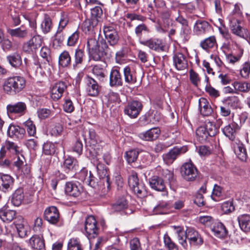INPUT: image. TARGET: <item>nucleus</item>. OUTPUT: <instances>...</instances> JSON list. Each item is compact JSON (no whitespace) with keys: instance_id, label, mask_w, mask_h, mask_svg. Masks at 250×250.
Returning <instances> with one entry per match:
<instances>
[{"instance_id":"1","label":"nucleus","mask_w":250,"mask_h":250,"mask_svg":"<svg viewBox=\"0 0 250 250\" xmlns=\"http://www.w3.org/2000/svg\"><path fill=\"white\" fill-rule=\"evenodd\" d=\"M87 47L90 56L95 61H99L104 56L109 57L111 55V51L103 40L99 42L94 38L89 39Z\"/></svg>"},{"instance_id":"2","label":"nucleus","mask_w":250,"mask_h":250,"mask_svg":"<svg viewBox=\"0 0 250 250\" xmlns=\"http://www.w3.org/2000/svg\"><path fill=\"white\" fill-rule=\"evenodd\" d=\"M26 82L23 77L14 76L5 80L3 88L4 91L10 94H15L21 91L25 86Z\"/></svg>"},{"instance_id":"3","label":"nucleus","mask_w":250,"mask_h":250,"mask_svg":"<svg viewBox=\"0 0 250 250\" xmlns=\"http://www.w3.org/2000/svg\"><path fill=\"white\" fill-rule=\"evenodd\" d=\"M158 23L159 26L157 30L159 33H165L168 31V29L171 23L170 17V11L167 8H164L157 10Z\"/></svg>"},{"instance_id":"4","label":"nucleus","mask_w":250,"mask_h":250,"mask_svg":"<svg viewBox=\"0 0 250 250\" xmlns=\"http://www.w3.org/2000/svg\"><path fill=\"white\" fill-rule=\"evenodd\" d=\"M228 20L229 21L230 30L233 34L242 38L250 37L249 30L241 25L242 20L233 19V18Z\"/></svg>"},{"instance_id":"5","label":"nucleus","mask_w":250,"mask_h":250,"mask_svg":"<svg viewBox=\"0 0 250 250\" xmlns=\"http://www.w3.org/2000/svg\"><path fill=\"white\" fill-rule=\"evenodd\" d=\"M42 42L41 36H34L23 44L22 51L27 54H33L41 47Z\"/></svg>"},{"instance_id":"6","label":"nucleus","mask_w":250,"mask_h":250,"mask_svg":"<svg viewBox=\"0 0 250 250\" xmlns=\"http://www.w3.org/2000/svg\"><path fill=\"white\" fill-rule=\"evenodd\" d=\"M187 151L188 148L186 146H183L182 147H174L168 152L163 155V159L167 165H171L177 158L178 156L182 154L185 153Z\"/></svg>"},{"instance_id":"7","label":"nucleus","mask_w":250,"mask_h":250,"mask_svg":"<svg viewBox=\"0 0 250 250\" xmlns=\"http://www.w3.org/2000/svg\"><path fill=\"white\" fill-rule=\"evenodd\" d=\"M181 173L185 180L193 181L198 176V170L191 163H186L181 167Z\"/></svg>"},{"instance_id":"8","label":"nucleus","mask_w":250,"mask_h":250,"mask_svg":"<svg viewBox=\"0 0 250 250\" xmlns=\"http://www.w3.org/2000/svg\"><path fill=\"white\" fill-rule=\"evenodd\" d=\"M92 160L94 164L96 165L97 170L100 179L102 180L104 185L106 186L107 189H109L110 187L109 177L106 168L103 165L99 162L97 155L95 156V158L93 157Z\"/></svg>"},{"instance_id":"9","label":"nucleus","mask_w":250,"mask_h":250,"mask_svg":"<svg viewBox=\"0 0 250 250\" xmlns=\"http://www.w3.org/2000/svg\"><path fill=\"white\" fill-rule=\"evenodd\" d=\"M140 44L157 51H164L166 48L165 42L162 40L157 38H150L146 41L140 40Z\"/></svg>"},{"instance_id":"10","label":"nucleus","mask_w":250,"mask_h":250,"mask_svg":"<svg viewBox=\"0 0 250 250\" xmlns=\"http://www.w3.org/2000/svg\"><path fill=\"white\" fill-rule=\"evenodd\" d=\"M104 33L106 39L111 45L117 43L119 37L118 32L113 25L104 26Z\"/></svg>"},{"instance_id":"11","label":"nucleus","mask_w":250,"mask_h":250,"mask_svg":"<svg viewBox=\"0 0 250 250\" xmlns=\"http://www.w3.org/2000/svg\"><path fill=\"white\" fill-rule=\"evenodd\" d=\"M142 109L141 102L133 101L128 104L125 108V113L131 118H136Z\"/></svg>"},{"instance_id":"12","label":"nucleus","mask_w":250,"mask_h":250,"mask_svg":"<svg viewBox=\"0 0 250 250\" xmlns=\"http://www.w3.org/2000/svg\"><path fill=\"white\" fill-rule=\"evenodd\" d=\"M149 184L150 188L157 191L163 192L164 196H167L168 193L166 191V186L164 180L158 176H153L149 179Z\"/></svg>"},{"instance_id":"13","label":"nucleus","mask_w":250,"mask_h":250,"mask_svg":"<svg viewBox=\"0 0 250 250\" xmlns=\"http://www.w3.org/2000/svg\"><path fill=\"white\" fill-rule=\"evenodd\" d=\"M85 230L88 235L94 237L98 231V228L97 226V222L93 216H88L85 221Z\"/></svg>"},{"instance_id":"14","label":"nucleus","mask_w":250,"mask_h":250,"mask_svg":"<svg viewBox=\"0 0 250 250\" xmlns=\"http://www.w3.org/2000/svg\"><path fill=\"white\" fill-rule=\"evenodd\" d=\"M59 210L56 207L51 206L47 208L44 212L45 219L52 224H55L59 220Z\"/></svg>"},{"instance_id":"15","label":"nucleus","mask_w":250,"mask_h":250,"mask_svg":"<svg viewBox=\"0 0 250 250\" xmlns=\"http://www.w3.org/2000/svg\"><path fill=\"white\" fill-rule=\"evenodd\" d=\"M66 89V85L65 83L59 82L55 83L51 89V98L54 101L58 100L62 97V94Z\"/></svg>"},{"instance_id":"16","label":"nucleus","mask_w":250,"mask_h":250,"mask_svg":"<svg viewBox=\"0 0 250 250\" xmlns=\"http://www.w3.org/2000/svg\"><path fill=\"white\" fill-rule=\"evenodd\" d=\"M173 64L177 70H185L188 66L186 57L180 52H177L173 56Z\"/></svg>"},{"instance_id":"17","label":"nucleus","mask_w":250,"mask_h":250,"mask_svg":"<svg viewBox=\"0 0 250 250\" xmlns=\"http://www.w3.org/2000/svg\"><path fill=\"white\" fill-rule=\"evenodd\" d=\"M86 83V91L91 96H97L100 91V86L97 82L92 78L87 77L85 79Z\"/></svg>"},{"instance_id":"18","label":"nucleus","mask_w":250,"mask_h":250,"mask_svg":"<svg viewBox=\"0 0 250 250\" xmlns=\"http://www.w3.org/2000/svg\"><path fill=\"white\" fill-rule=\"evenodd\" d=\"M83 188L80 184L72 182H68L65 185V192L69 196L77 197L80 196Z\"/></svg>"},{"instance_id":"19","label":"nucleus","mask_w":250,"mask_h":250,"mask_svg":"<svg viewBox=\"0 0 250 250\" xmlns=\"http://www.w3.org/2000/svg\"><path fill=\"white\" fill-rule=\"evenodd\" d=\"M109 85L111 87H118L123 85L122 75L116 68H113L110 72Z\"/></svg>"},{"instance_id":"20","label":"nucleus","mask_w":250,"mask_h":250,"mask_svg":"<svg viewBox=\"0 0 250 250\" xmlns=\"http://www.w3.org/2000/svg\"><path fill=\"white\" fill-rule=\"evenodd\" d=\"M14 184L13 178L8 174H3L0 176V190L7 192L12 189Z\"/></svg>"},{"instance_id":"21","label":"nucleus","mask_w":250,"mask_h":250,"mask_svg":"<svg viewBox=\"0 0 250 250\" xmlns=\"http://www.w3.org/2000/svg\"><path fill=\"white\" fill-rule=\"evenodd\" d=\"M8 113L19 114L20 116L25 114L26 110V105L23 102H18L14 104H9L7 106Z\"/></svg>"},{"instance_id":"22","label":"nucleus","mask_w":250,"mask_h":250,"mask_svg":"<svg viewBox=\"0 0 250 250\" xmlns=\"http://www.w3.org/2000/svg\"><path fill=\"white\" fill-rule=\"evenodd\" d=\"M124 79L125 83L129 84H135L137 83L136 72L129 66H126L124 68Z\"/></svg>"},{"instance_id":"23","label":"nucleus","mask_w":250,"mask_h":250,"mask_svg":"<svg viewBox=\"0 0 250 250\" xmlns=\"http://www.w3.org/2000/svg\"><path fill=\"white\" fill-rule=\"evenodd\" d=\"M234 152L241 161H245L247 158L246 149L244 145L239 140H235L232 143Z\"/></svg>"},{"instance_id":"24","label":"nucleus","mask_w":250,"mask_h":250,"mask_svg":"<svg viewBox=\"0 0 250 250\" xmlns=\"http://www.w3.org/2000/svg\"><path fill=\"white\" fill-rule=\"evenodd\" d=\"M210 229L214 235L218 238H225L228 233L225 227L222 223L216 221Z\"/></svg>"},{"instance_id":"25","label":"nucleus","mask_w":250,"mask_h":250,"mask_svg":"<svg viewBox=\"0 0 250 250\" xmlns=\"http://www.w3.org/2000/svg\"><path fill=\"white\" fill-rule=\"evenodd\" d=\"M240 128V126L235 123H232L226 125L223 129V132L225 135L232 141H235L236 133Z\"/></svg>"},{"instance_id":"26","label":"nucleus","mask_w":250,"mask_h":250,"mask_svg":"<svg viewBox=\"0 0 250 250\" xmlns=\"http://www.w3.org/2000/svg\"><path fill=\"white\" fill-rule=\"evenodd\" d=\"M29 244L34 250H42L45 248L44 241L42 236L33 235L29 240Z\"/></svg>"},{"instance_id":"27","label":"nucleus","mask_w":250,"mask_h":250,"mask_svg":"<svg viewBox=\"0 0 250 250\" xmlns=\"http://www.w3.org/2000/svg\"><path fill=\"white\" fill-rule=\"evenodd\" d=\"M160 134V130L158 128H152L145 133L139 134V137L145 141H152L156 139Z\"/></svg>"},{"instance_id":"28","label":"nucleus","mask_w":250,"mask_h":250,"mask_svg":"<svg viewBox=\"0 0 250 250\" xmlns=\"http://www.w3.org/2000/svg\"><path fill=\"white\" fill-rule=\"evenodd\" d=\"M202 48L206 51L215 48L217 46L216 38L214 36H211L202 40L200 43Z\"/></svg>"},{"instance_id":"29","label":"nucleus","mask_w":250,"mask_h":250,"mask_svg":"<svg viewBox=\"0 0 250 250\" xmlns=\"http://www.w3.org/2000/svg\"><path fill=\"white\" fill-rule=\"evenodd\" d=\"M78 178L91 186H94V176L90 171L88 173V170L85 168H83L80 171L78 174Z\"/></svg>"},{"instance_id":"30","label":"nucleus","mask_w":250,"mask_h":250,"mask_svg":"<svg viewBox=\"0 0 250 250\" xmlns=\"http://www.w3.org/2000/svg\"><path fill=\"white\" fill-rule=\"evenodd\" d=\"M7 32L11 36L20 39L26 38L28 35V30L23 27L15 29L8 28Z\"/></svg>"},{"instance_id":"31","label":"nucleus","mask_w":250,"mask_h":250,"mask_svg":"<svg viewBox=\"0 0 250 250\" xmlns=\"http://www.w3.org/2000/svg\"><path fill=\"white\" fill-rule=\"evenodd\" d=\"M209 28L210 25L207 21L199 20L195 23L193 31L197 35H199L205 33Z\"/></svg>"},{"instance_id":"32","label":"nucleus","mask_w":250,"mask_h":250,"mask_svg":"<svg viewBox=\"0 0 250 250\" xmlns=\"http://www.w3.org/2000/svg\"><path fill=\"white\" fill-rule=\"evenodd\" d=\"M187 238L192 245H201L203 243V240L198 232L192 229L187 230Z\"/></svg>"},{"instance_id":"33","label":"nucleus","mask_w":250,"mask_h":250,"mask_svg":"<svg viewBox=\"0 0 250 250\" xmlns=\"http://www.w3.org/2000/svg\"><path fill=\"white\" fill-rule=\"evenodd\" d=\"M240 229L244 232L250 231V215L249 214H242L237 218Z\"/></svg>"},{"instance_id":"34","label":"nucleus","mask_w":250,"mask_h":250,"mask_svg":"<svg viewBox=\"0 0 250 250\" xmlns=\"http://www.w3.org/2000/svg\"><path fill=\"white\" fill-rule=\"evenodd\" d=\"M199 104L200 112L203 116H208L211 114L212 109L206 99L200 98L199 100Z\"/></svg>"},{"instance_id":"35","label":"nucleus","mask_w":250,"mask_h":250,"mask_svg":"<svg viewBox=\"0 0 250 250\" xmlns=\"http://www.w3.org/2000/svg\"><path fill=\"white\" fill-rule=\"evenodd\" d=\"M24 198V195L23 189L21 188H19L16 190L13 193L11 199L12 203L15 206L18 207L20 206Z\"/></svg>"},{"instance_id":"36","label":"nucleus","mask_w":250,"mask_h":250,"mask_svg":"<svg viewBox=\"0 0 250 250\" xmlns=\"http://www.w3.org/2000/svg\"><path fill=\"white\" fill-rule=\"evenodd\" d=\"M99 22V21L95 19H88L85 20L83 23L82 29L85 33L93 32L94 28Z\"/></svg>"},{"instance_id":"37","label":"nucleus","mask_w":250,"mask_h":250,"mask_svg":"<svg viewBox=\"0 0 250 250\" xmlns=\"http://www.w3.org/2000/svg\"><path fill=\"white\" fill-rule=\"evenodd\" d=\"M25 132V130L18 125H10L7 130V134L11 137H21Z\"/></svg>"},{"instance_id":"38","label":"nucleus","mask_w":250,"mask_h":250,"mask_svg":"<svg viewBox=\"0 0 250 250\" xmlns=\"http://www.w3.org/2000/svg\"><path fill=\"white\" fill-rule=\"evenodd\" d=\"M63 167L65 171L68 172L70 171L76 170L78 167V163L77 160L68 157L65 159Z\"/></svg>"},{"instance_id":"39","label":"nucleus","mask_w":250,"mask_h":250,"mask_svg":"<svg viewBox=\"0 0 250 250\" xmlns=\"http://www.w3.org/2000/svg\"><path fill=\"white\" fill-rule=\"evenodd\" d=\"M127 207L126 200L124 197L117 199L111 206V210L113 212L121 211Z\"/></svg>"},{"instance_id":"40","label":"nucleus","mask_w":250,"mask_h":250,"mask_svg":"<svg viewBox=\"0 0 250 250\" xmlns=\"http://www.w3.org/2000/svg\"><path fill=\"white\" fill-rule=\"evenodd\" d=\"M223 103L225 105L233 109H237L241 106L240 101L239 98L235 96L227 98L223 101Z\"/></svg>"},{"instance_id":"41","label":"nucleus","mask_w":250,"mask_h":250,"mask_svg":"<svg viewBox=\"0 0 250 250\" xmlns=\"http://www.w3.org/2000/svg\"><path fill=\"white\" fill-rule=\"evenodd\" d=\"M71 57L69 52L67 51H63L59 58V65L62 67H67L71 63Z\"/></svg>"},{"instance_id":"42","label":"nucleus","mask_w":250,"mask_h":250,"mask_svg":"<svg viewBox=\"0 0 250 250\" xmlns=\"http://www.w3.org/2000/svg\"><path fill=\"white\" fill-rule=\"evenodd\" d=\"M16 212L12 210H7L0 212V219L5 223H10L16 217Z\"/></svg>"},{"instance_id":"43","label":"nucleus","mask_w":250,"mask_h":250,"mask_svg":"<svg viewBox=\"0 0 250 250\" xmlns=\"http://www.w3.org/2000/svg\"><path fill=\"white\" fill-rule=\"evenodd\" d=\"M233 87L238 92H247L250 90V83L246 82H240L235 81L232 83Z\"/></svg>"},{"instance_id":"44","label":"nucleus","mask_w":250,"mask_h":250,"mask_svg":"<svg viewBox=\"0 0 250 250\" xmlns=\"http://www.w3.org/2000/svg\"><path fill=\"white\" fill-rule=\"evenodd\" d=\"M9 63L14 67H19L22 63L21 56L18 53H14L7 57Z\"/></svg>"},{"instance_id":"45","label":"nucleus","mask_w":250,"mask_h":250,"mask_svg":"<svg viewBox=\"0 0 250 250\" xmlns=\"http://www.w3.org/2000/svg\"><path fill=\"white\" fill-rule=\"evenodd\" d=\"M52 20L49 17L45 16L41 24V28L44 34L49 33L52 28Z\"/></svg>"},{"instance_id":"46","label":"nucleus","mask_w":250,"mask_h":250,"mask_svg":"<svg viewBox=\"0 0 250 250\" xmlns=\"http://www.w3.org/2000/svg\"><path fill=\"white\" fill-rule=\"evenodd\" d=\"M242 5L240 4L236 3L231 13L228 16L227 19H230L233 18L236 19H241L243 18V13L241 10Z\"/></svg>"},{"instance_id":"47","label":"nucleus","mask_w":250,"mask_h":250,"mask_svg":"<svg viewBox=\"0 0 250 250\" xmlns=\"http://www.w3.org/2000/svg\"><path fill=\"white\" fill-rule=\"evenodd\" d=\"M67 250H83L79 239L77 238L70 239L67 244Z\"/></svg>"},{"instance_id":"48","label":"nucleus","mask_w":250,"mask_h":250,"mask_svg":"<svg viewBox=\"0 0 250 250\" xmlns=\"http://www.w3.org/2000/svg\"><path fill=\"white\" fill-rule=\"evenodd\" d=\"M149 30L147 26L144 24H140L135 28V33L137 37L138 38L139 42L140 43V40L145 41L142 38V34L143 33H148Z\"/></svg>"},{"instance_id":"49","label":"nucleus","mask_w":250,"mask_h":250,"mask_svg":"<svg viewBox=\"0 0 250 250\" xmlns=\"http://www.w3.org/2000/svg\"><path fill=\"white\" fill-rule=\"evenodd\" d=\"M196 134L198 140L201 142L206 141L209 136L208 133L204 126H199L196 131Z\"/></svg>"},{"instance_id":"50","label":"nucleus","mask_w":250,"mask_h":250,"mask_svg":"<svg viewBox=\"0 0 250 250\" xmlns=\"http://www.w3.org/2000/svg\"><path fill=\"white\" fill-rule=\"evenodd\" d=\"M89 144L92 147L96 146L101 142V140L93 129H90L89 130Z\"/></svg>"},{"instance_id":"51","label":"nucleus","mask_w":250,"mask_h":250,"mask_svg":"<svg viewBox=\"0 0 250 250\" xmlns=\"http://www.w3.org/2000/svg\"><path fill=\"white\" fill-rule=\"evenodd\" d=\"M206 128L210 137L214 136L218 132V127L210 121H206L204 126Z\"/></svg>"},{"instance_id":"52","label":"nucleus","mask_w":250,"mask_h":250,"mask_svg":"<svg viewBox=\"0 0 250 250\" xmlns=\"http://www.w3.org/2000/svg\"><path fill=\"white\" fill-rule=\"evenodd\" d=\"M104 72V69L101 66L98 65L94 66L92 69L93 74L101 81H103L105 77Z\"/></svg>"},{"instance_id":"53","label":"nucleus","mask_w":250,"mask_h":250,"mask_svg":"<svg viewBox=\"0 0 250 250\" xmlns=\"http://www.w3.org/2000/svg\"><path fill=\"white\" fill-rule=\"evenodd\" d=\"M43 152L47 155H51L56 151L55 145L51 142H46L43 146Z\"/></svg>"},{"instance_id":"54","label":"nucleus","mask_w":250,"mask_h":250,"mask_svg":"<svg viewBox=\"0 0 250 250\" xmlns=\"http://www.w3.org/2000/svg\"><path fill=\"white\" fill-rule=\"evenodd\" d=\"M139 152L136 149H131L125 153V158L128 163H132L136 161Z\"/></svg>"},{"instance_id":"55","label":"nucleus","mask_w":250,"mask_h":250,"mask_svg":"<svg viewBox=\"0 0 250 250\" xmlns=\"http://www.w3.org/2000/svg\"><path fill=\"white\" fill-rule=\"evenodd\" d=\"M199 222L210 229L216 222L210 216H201L199 218Z\"/></svg>"},{"instance_id":"56","label":"nucleus","mask_w":250,"mask_h":250,"mask_svg":"<svg viewBox=\"0 0 250 250\" xmlns=\"http://www.w3.org/2000/svg\"><path fill=\"white\" fill-rule=\"evenodd\" d=\"M167 208V204L165 202H160L155 206L153 209V214H165Z\"/></svg>"},{"instance_id":"57","label":"nucleus","mask_w":250,"mask_h":250,"mask_svg":"<svg viewBox=\"0 0 250 250\" xmlns=\"http://www.w3.org/2000/svg\"><path fill=\"white\" fill-rule=\"evenodd\" d=\"M24 124L29 135L34 136L36 133V128L33 122L30 119H28Z\"/></svg>"},{"instance_id":"58","label":"nucleus","mask_w":250,"mask_h":250,"mask_svg":"<svg viewBox=\"0 0 250 250\" xmlns=\"http://www.w3.org/2000/svg\"><path fill=\"white\" fill-rule=\"evenodd\" d=\"M5 149L9 150L11 152L16 155L21 152L20 148L15 143L10 141H6L5 146H3Z\"/></svg>"},{"instance_id":"59","label":"nucleus","mask_w":250,"mask_h":250,"mask_svg":"<svg viewBox=\"0 0 250 250\" xmlns=\"http://www.w3.org/2000/svg\"><path fill=\"white\" fill-rule=\"evenodd\" d=\"M243 54V51L242 50H240L237 55L229 54L226 55L227 60L229 63L234 64L240 60Z\"/></svg>"},{"instance_id":"60","label":"nucleus","mask_w":250,"mask_h":250,"mask_svg":"<svg viewBox=\"0 0 250 250\" xmlns=\"http://www.w3.org/2000/svg\"><path fill=\"white\" fill-rule=\"evenodd\" d=\"M80 33L76 31L71 34L67 39V45L69 46H74L78 42L79 39Z\"/></svg>"},{"instance_id":"61","label":"nucleus","mask_w":250,"mask_h":250,"mask_svg":"<svg viewBox=\"0 0 250 250\" xmlns=\"http://www.w3.org/2000/svg\"><path fill=\"white\" fill-rule=\"evenodd\" d=\"M131 189L138 197H142L146 194V189L143 183H139Z\"/></svg>"},{"instance_id":"62","label":"nucleus","mask_w":250,"mask_h":250,"mask_svg":"<svg viewBox=\"0 0 250 250\" xmlns=\"http://www.w3.org/2000/svg\"><path fill=\"white\" fill-rule=\"evenodd\" d=\"M64 40V37L62 32L57 31L53 40V46L58 47L61 45Z\"/></svg>"},{"instance_id":"63","label":"nucleus","mask_w":250,"mask_h":250,"mask_svg":"<svg viewBox=\"0 0 250 250\" xmlns=\"http://www.w3.org/2000/svg\"><path fill=\"white\" fill-rule=\"evenodd\" d=\"M250 73V62L249 61L246 62L242 65V68L240 70L241 76L244 78H247Z\"/></svg>"},{"instance_id":"64","label":"nucleus","mask_w":250,"mask_h":250,"mask_svg":"<svg viewBox=\"0 0 250 250\" xmlns=\"http://www.w3.org/2000/svg\"><path fill=\"white\" fill-rule=\"evenodd\" d=\"M164 241L165 246L168 250H178V246L171 240L168 235H165L164 236Z\"/></svg>"}]
</instances>
